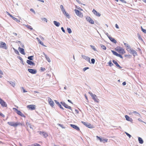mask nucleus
<instances>
[{"instance_id":"f257e3e1","label":"nucleus","mask_w":146,"mask_h":146,"mask_svg":"<svg viewBox=\"0 0 146 146\" xmlns=\"http://www.w3.org/2000/svg\"><path fill=\"white\" fill-rule=\"evenodd\" d=\"M7 123L10 126H13L14 127H16L18 125L22 126V123L20 122L15 123L14 122H8Z\"/></svg>"},{"instance_id":"f03ea898","label":"nucleus","mask_w":146,"mask_h":146,"mask_svg":"<svg viewBox=\"0 0 146 146\" xmlns=\"http://www.w3.org/2000/svg\"><path fill=\"white\" fill-rule=\"evenodd\" d=\"M115 50L116 51L118 52L120 54H123L125 53L124 49L120 46L116 47L115 48Z\"/></svg>"},{"instance_id":"7ed1b4c3","label":"nucleus","mask_w":146,"mask_h":146,"mask_svg":"<svg viewBox=\"0 0 146 146\" xmlns=\"http://www.w3.org/2000/svg\"><path fill=\"white\" fill-rule=\"evenodd\" d=\"M89 94L91 96L92 98L95 102L97 103L99 102V100L97 96L96 95L93 94L91 92H89Z\"/></svg>"},{"instance_id":"20e7f679","label":"nucleus","mask_w":146,"mask_h":146,"mask_svg":"<svg viewBox=\"0 0 146 146\" xmlns=\"http://www.w3.org/2000/svg\"><path fill=\"white\" fill-rule=\"evenodd\" d=\"M82 123L85 126L90 128H94L93 125H92L90 123H86L85 122L82 121Z\"/></svg>"},{"instance_id":"39448f33","label":"nucleus","mask_w":146,"mask_h":146,"mask_svg":"<svg viewBox=\"0 0 146 146\" xmlns=\"http://www.w3.org/2000/svg\"><path fill=\"white\" fill-rule=\"evenodd\" d=\"M13 110H15L16 111V113L19 115L23 117H25V115L20 111L18 110L16 108H13Z\"/></svg>"},{"instance_id":"423d86ee","label":"nucleus","mask_w":146,"mask_h":146,"mask_svg":"<svg viewBox=\"0 0 146 146\" xmlns=\"http://www.w3.org/2000/svg\"><path fill=\"white\" fill-rule=\"evenodd\" d=\"M74 11L76 15L80 17H82L83 16L82 13L77 9H75Z\"/></svg>"},{"instance_id":"0eeeda50","label":"nucleus","mask_w":146,"mask_h":146,"mask_svg":"<svg viewBox=\"0 0 146 146\" xmlns=\"http://www.w3.org/2000/svg\"><path fill=\"white\" fill-rule=\"evenodd\" d=\"M0 104L2 107H7V104L6 102L1 98H0Z\"/></svg>"},{"instance_id":"6e6552de","label":"nucleus","mask_w":146,"mask_h":146,"mask_svg":"<svg viewBox=\"0 0 146 146\" xmlns=\"http://www.w3.org/2000/svg\"><path fill=\"white\" fill-rule=\"evenodd\" d=\"M27 108L29 110H32L35 109L36 106L34 105H30L27 106Z\"/></svg>"},{"instance_id":"1a4fd4ad","label":"nucleus","mask_w":146,"mask_h":146,"mask_svg":"<svg viewBox=\"0 0 146 146\" xmlns=\"http://www.w3.org/2000/svg\"><path fill=\"white\" fill-rule=\"evenodd\" d=\"M0 47L5 49H7V47L6 44L3 42H1L0 43Z\"/></svg>"},{"instance_id":"9d476101","label":"nucleus","mask_w":146,"mask_h":146,"mask_svg":"<svg viewBox=\"0 0 146 146\" xmlns=\"http://www.w3.org/2000/svg\"><path fill=\"white\" fill-rule=\"evenodd\" d=\"M111 51L114 55L118 56L122 59L123 58L121 54H119L113 50H111Z\"/></svg>"},{"instance_id":"9b49d317","label":"nucleus","mask_w":146,"mask_h":146,"mask_svg":"<svg viewBox=\"0 0 146 146\" xmlns=\"http://www.w3.org/2000/svg\"><path fill=\"white\" fill-rule=\"evenodd\" d=\"M40 134L41 135H43L44 137H46L48 136V134L46 132L41 131H39Z\"/></svg>"},{"instance_id":"f8f14e48","label":"nucleus","mask_w":146,"mask_h":146,"mask_svg":"<svg viewBox=\"0 0 146 146\" xmlns=\"http://www.w3.org/2000/svg\"><path fill=\"white\" fill-rule=\"evenodd\" d=\"M48 100L49 104L50 105V106L53 107L54 105V102L49 97L48 98Z\"/></svg>"},{"instance_id":"ddd939ff","label":"nucleus","mask_w":146,"mask_h":146,"mask_svg":"<svg viewBox=\"0 0 146 146\" xmlns=\"http://www.w3.org/2000/svg\"><path fill=\"white\" fill-rule=\"evenodd\" d=\"M61 103L65 108L70 110L72 109L71 107L70 106H68V105L66 104L65 102H61Z\"/></svg>"},{"instance_id":"4468645a","label":"nucleus","mask_w":146,"mask_h":146,"mask_svg":"<svg viewBox=\"0 0 146 146\" xmlns=\"http://www.w3.org/2000/svg\"><path fill=\"white\" fill-rule=\"evenodd\" d=\"M86 20L91 24H94V22L93 20L90 17H87Z\"/></svg>"},{"instance_id":"2eb2a0df","label":"nucleus","mask_w":146,"mask_h":146,"mask_svg":"<svg viewBox=\"0 0 146 146\" xmlns=\"http://www.w3.org/2000/svg\"><path fill=\"white\" fill-rule=\"evenodd\" d=\"M28 71L30 73L32 74H35L37 72L36 70L34 69H28Z\"/></svg>"},{"instance_id":"dca6fc26","label":"nucleus","mask_w":146,"mask_h":146,"mask_svg":"<svg viewBox=\"0 0 146 146\" xmlns=\"http://www.w3.org/2000/svg\"><path fill=\"white\" fill-rule=\"evenodd\" d=\"M70 125L71 127L75 129L77 131H79L80 130V129L79 128L77 125L73 124H70Z\"/></svg>"},{"instance_id":"f3484780","label":"nucleus","mask_w":146,"mask_h":146,"mask_svg":"<svg viewBox=\"0 0 146 146\" xmlns=\"http://www.w3.org/2000/svg\"><path fill=\"white\" fill-rule=\"evenodd\" d=\"M82 56L83 58L85 59V60H86L90 62V58L89 57L87 56L83 55H82Z\"/></svg>"},{"instance_id":"a211bd4d","label":"nucleus","mask_w":146,"mask_h":146,"mask_svg":"<svg viewBox=\"0 0 146 146\" xmlns=\"http://www.w3.org/2000/svg\"><path fill=\"white\" fill-rule=\"evenodd\" d=\"M6 13L7 15H9L10 17H11L13 20L15 21H18L17 19L12 16L8 12H6Z\"/></svg>"},{"instance_id":"6ab92c4d","label":"nucleus","mask_w":146,"mask_h":146,"mask_svg":"<svg viewBox=\"0 0 146 146\" xmlns=\"http://www.w3.org/2000/svg\"><path fill=\"white\" fill-rule=\"evenodd\" d=\"M18 49L21 54L23 55L25 54V52L23 48L19 47V48Z\"/></svg>"},{"instance_id":"aec40b11","label":"nucleus","mask_w":146,"mask_h":146,"mask_svg":"<svg viewBox=\"0 0 146 146\" xmlns=\"http://www.w3.org/2000/svg\"><path fill=\"white\" fill-rule=\"evenodd\" d=\"M92 12L95 15L97 16L100 17L101 15L99 13L97 12L94 9H93Z\"/></svg>"},{"instance_id":"412c9836","label":"nucleus","mask_w":146,"mask_h":146,"mask_svg":"<svg viewBox=\"0 0 146 146\" xmlns=\"http://www.w3.org/2000/svg\"><path fill=\"white\" fill-rule=\"evenodd\" d=\"M27 63L31 65H35V64L33 62L29 60H27Z\"/></svg>"},{"instance_id":"4be33fe9","label":"nucleus","mask_w":146,"mask_h":146,"mask_svg":"<svg viewBox=\"0 0 146 146\" xmlns=\"http://www.w3.org/2000/svg\"><path fill=\"white\" fill-rule=\"evenodd\" d=\"M26 125L27 126H29L30 128L32 129H33L35 127L34 125H32L31 123L29 122L26 123Z\"/></svg>"},{"instance_id":"5701e85b","label":"nucleus","mask_w":146,"mask_h":146,"mask_svg":"<svg viewBox=\"0 0 146 146\" xmlns=\"http://www.w3.org/2000/svg\"><path fill=\"white\" fill-rule=\"evenodd\" d=\"M113 62L117 67H119V68H121V66L118 64V63H117L116 61L114 60H113Z\"/></svg>"},{"instance_id":"b1692460","label":"nucleus","mask_w":146,"mask_h":146,"mask_svg":"<svg viewBox=\"0 0 146 146\" xmlns=\"http://www.w3.org/2000/svg\"><path fill=\"white\" fill-rule=\"evenodd\" d=\"M109 38L110 40L112 42L115 43H116L117 42L116 41L114 38L111 37H109Z\"/></svg>"},{"instance_id":"393cba45","label":"nucleus","mask_w":146,"mask_h":146,"mask_svg":"<svg viewBox=\"0 0 146 146\" xmlns=\"http://www.w3.org/2000/svg\"><path fill=\"white\" fill-rule=\"evenodd\" d=\"M125 117L126 119L129 121H132V119L131 118H130L127 115H125Z\"/></svg>"},{"instance_id":"a878e982","label":"nucleus","mask_w":146,"mask_h":146,"mask_svg":"<svg viewBox=\"0 0 146 146\" xmlns=\"http://www.w3.org/2000/svg\"><path fill=\"white\" fill-rule=\"evenodd\" d=\"M25 26L28 29H30V30H31L33 29V28L30 25H25Z\"/></svg>"},{"instance_id":"bb28decb","label":"nucleus","mask_w":146,"mask_h":146,"mask_svg":"<svg viewBox=\"0 0 146 146\" xmlns=\"http://www.w3.org/2000/svg\"><path fill=\"white\" fill-rule=\"evenodd\" d=\"M54 24L57 27H59L60 25V23L57 22L56 21H54Z\"/></svg>"},{"instance_id":"cd10ccee","label":"nucleus","mask_w":146,"mask_h":146,"mask_svg":"<svg viewBox=\"0 0 146 146\" xmlns=\"http://www.w3.org/2000/svg\"><path fill=\"white\" fill-rule=\"evenodd\" d=\"M138 140L139 143L141 144H142L143 142V139L140 137H138Z\"/></svg>"},{"instance_id":"c85d7f7f","label":"nucleus","mask_w":146,"mask_h":146,"mask_svg":"<svg viewBox=\"0 0 146 146\" xmlns=\"http://www.w3.org/2000/svg\"><path fill=\"white\" fill-rule=\"evenodd\" d=\"M108 141V139H102V142L104 143L107 142Z\"/></svg>"},{"instance_id":"c756f323","label":"nucleus","mask_w":146,"mask_h":146,"mask_svg":"<svg viewBox=\"0 0 146 146\" xmlns=\"http://www.w3.org/2000/svg\"><path fill=\"white\" fill-rule=\"evenodd\" d=\"M45 57L46 58V60L49 62H50V60L48 56L47 55H45Z\"/></svg>"},{"instance_id":"7c9ffc66","label":"nucleus","mask_w":146,"mask_h":146,"mask_svg":"<svg viewBox=\"0 0 146 146\" xmlns=\"http://www.w3.org/2000/svg\"><path fill=\"white\" fill-rule=\"evenodd\" d=\"M58 125L59 126H60L62 128H65V127L64 126V125L58 123Z\"/></svg>"},{"instance_id":"2f4dec72","label":"nucleus","mask_w":146,"mask_h":146,"mask_svg":"<svg viewBox=\"0 0 146 146\" xmlns=\"http://www.w3.org/2000/svg\"><path fill=\"white\" fill-rule=\"evenodd\" d=\"M108 65L110 66H113V64L111 62V61H110L108 63Z\"/></svg>"},{"instance_id":"473e14b6","label":"nucleus","mask_w":146,"mask_h":146,"mask_svg":"<svg viewBox=\"0 0 146 146\" xmlns=\"http://www.w3.org/2000/svg\"><path fill=\"white\" fill-rule=\"evenodd\" d=\"M9 83L13 87H14L15 86V83L14 82H9Z\"/></svg>"},{"instance_id":"72a5a7b5","label":"nucleus","mask_w":146,"mask_h":146,"mask_svg":"<svg viewBox=\"0 0 146 146\" xmlns=\"http://www.w3.org/2000/svg\"><path fill=\"white\" fill-rule=\"evenodd\" d=\"M3 73V72L0 69V78H1Z\"/></svg>"},{"instance_id":"f704fd0d","label":"nucleus","mask_w":146,"mask_h":146,"mask_svg":"<svg viewBox=\"0 0 146 146\" xmlns=\"http://www.w3.org/2000/svg\"><path fill=\"white\" fill-rule=\"evenodd\" d=\"M55 101L57 104H58L60 108L62 109H63V107L61 105L59 104V103L58 102H57V101L56 100H55Z\"/></svg>"},{"instance_id":"c9c22d12","label":"nucleus","mask_w":146,"mask_h":146,"mask_svg":"<svg viewBox=\"0 0 146 146\" xmlns=\"http://www.w3.org/2000/svg\"><path fill=\"white\" fill-rule=\"evenodd\" d=\"M32 146H41V145L39 144L36 143L35 144H33Z\"/></svg>"},{"instance_id":"e433bc0d","label":"nucleus","mask_w":146,"mask_h":146,"mask_svg":"<svg viewBox=\"0 0 146 146\" xmlns=\"http://www.w3.org/2000/svg\"><path fill=\"white\" fill-rule=\"evenodd\" d=\"M64 15L66 16V17H67L68 18H69L70 17V15L67 12H66V13L64 14Z\"/></svg>"},{"instance_id":"4c0bfd02","label":"nucleus","mask_w":146,"mask_h":146,"mask_svg":"<svg viewBox=\"0 0 146 146\" xmlns=\"http://www.w3.org/2000/svg\"><path fill=\"white\" fill-rule=\"evenodd\" d=\"M101 47L104 50H106V47L105 46L103 45H101Z\"/></svg>"},{"instance_id":"58836bf2","label":"nucleus","mask_w":146,"mask_h":146,"mask_svg":"<svg viewBox=\"0 0 146 146\" xmlns=\"http://www.w3.org/2000/svg\"><path fill=\"white\" fill-rule=\"evenodd\" d=\"M42 21H45L46 22H47V20L46 18H43L42 19Z\"/></svg>"},{"instance_id":"ea45409f","label":"nucleus","mask_w":146,"mask_h":146,"mask_svg":"<svg viewBox=\"0 0 146 146\" xmlns=\"http://www.w3.org/2000/svg\"><path fill=\"white\" fill-rule=\"evenodd\" d=\"M124 45L127 48V49H128L129 48V46L127 44L124 43Z\"/></svg>"},{"instance_id":"a19ab883","label":"nucleus","mask_w":146,"mask_h":146,"mask_svg":"<svg viewBox=\"0 0 146 146\" xmlns=\"http://www.w3.org/2000/svg\"><path fill=\"white\" fill-rule=\"evenodd\" d=\"M67 30L69 33H72V31L71 29L70 28H68Z\"/></svg>"},{"instance_id":"79ce46f5","label":"nucleus","mask_w":146,"mask_h":146,"mask_svg":"<svg viewBox=\"0 0 146 146\" xmlns=\"http://www.w3.org/2000/svg\"><path fill=\"white\" fill-rule=\"evenodd\" d=\"M40 70L41 71L43 72L46 70V69L44 68L41 67L40 68Z\"/></svg>"},{"instance_id":"37998d69","label":"nucleus","mask_w":146,"mask_h":146,"mask_svg":"<svg viewBox=\"0 0 146 146\" xmlns=\"http://www.w3.org/2000/svg\"><path fill=\"white\" fill-rule=\"evenodd\" d=\"M33 56H29L28 57V58L30 60H33Z\"/></svg>"},{"instance_id":"c03bdc74","label":"nucleus","mask_w":146,"mask_h":146,"mask_svg":"<svg viewBox=\"0 0 146 146\" xmlns=\"http://www.w3.org/2000/svg\"><path fill=\"white\" fill-rule=\"evenodd\" d=\"M141 29L142 31L144 33H146V30L144 29H143L142 27H141Z\"/></svg>"},{"instance_id":"a18cd8bd","label":"nucleus","mask_w":146,"mask_h":146,"mask_svg":"<svg viewBox=\"0 0 146 146\" xmlns=\"http://www.w3.org/2000/svg\"><path fill=\"white\" fill-rule=\"evenodd\" d=\"M125 57H127L128 58H130L131 57V55L129 54V55H125L124 56Z\"/></svg>"},{"instance_id":"49530a36","label":"nucleus","mask_w":146,"mask_h":146,"mask_svg":"<svg viewBox=\"0 0 146 146\" xmlns=\"http://www.w3.org/2000/svg\"><path fill=\"white\" fill-rule=\"evenodd\" d=\"M96 137L97 139H98L101 142H102V139L100 138V137L98 136H96Z\"/></svg>"},{"instance_id":"de8ad7c7","label":"nucleus","mask_w":146,"mask_h":146,"mask_svg":"<svg viewBox=\"0 0 146 146\" xmlns=\"http://www.w3.org/2000/svg\"><path fill=\"white\" fill-rule=\"evenodd\" d=\"M133 113L135 114H137L139 116L140 115V114L139 113H138V112H137L136 111H133Z\"/></svg>"},{"instance_id":"09e8293b","label":"nucleus","mask_w":146,"mask_h":146,"mask_svg":"<svg viewBox=\"0 0 146 146\" xmlns=\"http://www.w3.org/2000/svg\"><path fill=\"white\" fill-rule=\"evenodd\" d=\"M91 61L92 63L93 64L95 62V60L94 59V58L92 59H91Z\"/></svg>"},{"instance_id":"8fccbe9b","label":"nucleus","mask_w":146,"mask_h":146,"mask_svg":"<svg viewBox=\"0 0 146 146\" xmlns=\"http://www.w3.org/2000/svg\"><path fill=\"white\" fill-rule=\"evenodd\" d=\"M131 51L133 54H137V52L135 50H133Z\"/></svg>"},{"instance_id":"3c124183","label":"nucleus","mask_w":146,"mask_h":146,"mask_svg":"<svg viewBox=\"0 0 146 146\" xmlns=\"http://www.w3.org/2000/svg\"><path fill=\"white\" fill-rule=\"evenodd\" d=\"M62 11L64 14L66 13V12L64 9H62Z\"/></svg>"},{"instance_id":"603ef678","label":"nucleus","mask_w":146,"mask_h":146,"mask_svg":"<svg viewBox=\"0 0 146 146\" xmlns=\"http://www.w3.org/2000/svg\"><path fill=\"white\" fill-rule=\"evenodd\" d=\"M62 11L64 14L66 13V12L64 9H62Z\"/></svg>"},{"instance_id":"864d4df0","label":"nucleus","mask_w":146,"mask_h":146,"mask_svg":"<svg viewBox=\"0 0 146 146\" xmlns=\"http://www.w3.org/2000/svg\"><path fill=\"white\" fill-rule=\"evenodd\" d=\"M0 116H2L3 117H5V115L4 114H3L2 113H1L0 112Z\"/></svg>"},{"instance_id":"5fc2aeb1","label":"nucleus","mask_w":146,"mask_h":146,"mask_svg":"<svg viewBox=\"0 0 146 146\" xmlns=\"http://www.w3.org/2000/svg\"><path fill=\"white\" fill-rule=\"evenodd\" d=\"M125 133L126 135L129 137V138L131 137V135L129 134L127 132H125Z\"/></svg>"},{"instance_id":"6e6d98bb","label":"nucleus","mask_w":146,"mask_h":146,"mask_svg":"<svg viewBox=\"0 0 146 146\" xmlns=\"http://www.w3.org/2000/svg\"><path fill=\"white\" fill-rule=\"evenodd\" d=\"M90 46L92 47V49L94 50H96V48H95V47L94 46L91 45H90Z\"/></svg>"},{"instance_id":"4d7b16f0","label":"nucleus","mask_w":146,"mask_h":146,"mask_svg":"<svg viewBox=\"0 0 146 146\" xmlns=\"http://www.w3.org/2000/svg\"><path fill=\"white\" fill-rule=\"evenodd\" d=\"M76 8L78 9L80 11H83L82 9L79 7H77L76 6Z\"/></svg>"},{"instance_id":"13d9d810","label":"nucleus","mask_w":146,"mask_h":146,"mask_svg":"<svg viewBox=\"0 0 146 146\" xmlns=\"http://www.w3.org/2000/svg\"><path fill=\"white\" fill-rule=\"evenodd\" d=\"M89 69V68L88 67H86V68H84L83 69V70L84 71H85L86 70L88 69Z\"/></svg>"},{"instance_id":"bf43d9fd","label":"nucleus","mask_w":146,"mask_h":146,"mask_svg":"<svg viewBox=\"0 0 146 146\" xmlns=\"http://www.w3.org/2000/svg\"><path fill=\"white\" fill-rule=\"evenodd\" d=\"M22 89L23 90V92H27L24 88L23 87L22 88Z\"/></svg>"},{"instance_id":"052dcab7","label":"nucleus","mask_w":146,"mask_h":146,"mask_svg":"<svg viewBox=\"0 0 146 146\" xmlns=\"http://www.w3.org/2000/svg\"><path fill=\"white\" fill-rule=\"evenodd\" d=\"M60 8L61 9V10H62V9H64V8L63 6L62 5H61L60 6Z\"/></svg>"},{"instance_id":"680f3d73","label":"nucleus","mask_w":146,"mask_h":146,"mask_svg":"<svg viewBox=\"0 0 146 146\" xmlns=\"http://www.w3.org/2000/svg\"><path fill=\"white\" fill-rule=\"evenodd\" d=\"M61 30H62V31L65 33V31L64 30V28L63 27H62L61 28Z\"/></svg>"},{"instance_id":"e2e57ef3","label":"nucleus","mask_w":146,"mask_h":146,"mask_svg":"<svg viewBox=\"0 0 146 146\" xmlns=\"http://www.w3.org/2000/svg\"><path fill=\"white\" fill-rule=\"evenodd\" d=\"M30 10L32 12L34 13H35V11H34V10L32 9H31Z\"/></svg>"},{"instance_id":"0e129e2a","label":"nucleus","mask_w":146,"mask_h":146,"mask_svg":"<svg viewBox=\"0 0 146 146\" xmlns=\"http://www.w3.org/2000/svg\"><path fill=\"white\" fill-rule=\"evenodd\" d=\"M39 43L41 45L44 46L43 42H42V41H40Z\"/></svg>"},{"instance_id":"69168bd1","label":"nucleus","mask_w":146,"mask_h":146,"mask_svg":"<svg viewBox=\"0 0 146 146\" xmlns=\"http://www.w3.org/2000/svg\"><path fill=\"white\" fill-rule=\"evenodd\" d=\"M115 27L117 29H119V27L117 24H115Z\"/></svg>"},{"instance_id":"338daca9","label":"nucleus","mask_w":146,"mask_h":146,"mask_svg":"<svg viewBox=\"0 0 146 146\" xmlns=\"http://www.w3.org/2000/svg\"><path fill=\"white\" fill-rule=\"evenodd\" d=\"M37 39L38 41V42H39L41 41L40 40V39L39 38H37Z\"/></svg>"},{"instance_id":"774afa93","label":"nucleus","mask_w":146,"mask_h":146,"mask_svg":"<svg viewBox=\"0 0 146 146\" xmlns=\"http://www.w3.org/2000/svg\"><path fill=\"white\" fill-rule=\"evenodd\" d=\"M15 52L16 54H19V52H18V51L17 50H15Z\"/></svg>"}]
</instances>
